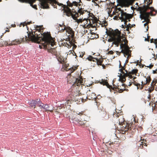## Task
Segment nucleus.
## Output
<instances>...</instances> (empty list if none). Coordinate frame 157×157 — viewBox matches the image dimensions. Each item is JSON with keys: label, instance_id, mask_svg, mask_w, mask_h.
<instances>
[{"label": "nucleus", "instance_id": "f257e3e1", "mask_svg": "<svg viewBox=\"0 0 157 157\" xmlns=\"http://www.w3.org/2000/svg\"><path fill=\"white\" fill-rule=\"evenodd\" d=\"M33 30L30 31L28 30L27 32L28 38L26 36L24 38V41L23 42H27L29 40L32 41H36L37 42L40 44L39 45L40 48H46L47 45L51 43L52 46L54 43V40L51 36L50 32L44 33L41 30H36L35 31H32Z\"/></svg>", "mask_w": 157, "mask_h": 157}, {"label": "nucleus", "instance_id": "f03ea898", "mask_svg": "<svg viewBox=\"0 0 157 157\" xmlns=\"http://www.w3.org/2000/svg\"><path fill=\"white\" fill-rule=\"evenodd\" d=\"M67 6L72 8V10L70 9L67 6H65L63 9L64 13L67 16H71L74 19H75L79 16V14H82L85 11L82 8L81 5H82L81 0H78V1H73L71 3L68 1L67 2Z\"/></svg>", "mask_w": 157, "mask_h": 157}, {"label": "nucleus", "instance_id": "7ed1b4c3", "mask_svg": "<svg viewBox=\"0 0 157 157\" xmlns=\"http://www.w3.org/2000/svg\"><path fill=\"white\" fill-rule=\"evenodd\" d=\"M63 68H64V69L66 71H69L70 72V73L68 74L67 76V81L70 83H74L73 85L75 86L76 85L79 86L80 84L83 82V79L80 77L79 78H76L75 77L73 76H71V74L75 71L77 69V67L76 66H73L71 67H69V66H67V65L65 64L63 65Z\"/></svg>", "mask_w": 157, "mask_h": 157}, {"label": "nucleus", "instance_id": "20e7f679", "mask_svg": "<svg viewBox=\"0 0 157 157\" xmlns=\"http://www.w3.org/2000/svg\"><path fill=\"white\" fill-rule=\"evenodd\" d=\"M106 34L109 36L114 43L118 46L119 43L121 41V32L119 30H106Z\"/></svg>", "mask_w": 157, "mask_h": 157}, {"label": "nucleus", "instance_id": "39448f33", "mask_svg": "<svg viewBox=\"0 0 157 157\" xmlns=\"http://www.w3.org/2000/svg\"><path fill=\"white\" fill-rule=\"evenodd\" d=\"M151 2L148 3L147 6L144 5L143 7H139V9L140 11L141 14L140 16V17L141 19H144L145 20H149L148 18L150 15L153 16L152 13L151 12H146L147 10L149 8V6L151 4Z\"/></svg>", "mask_w": 157, "mask_h": 157}, {"label": "nucleus", "instance_id": "423d86ee", "mask_svg": "<svg viewBox=\"0 0 157 157\" xmlns=\"http://www.w3.org/2000/svg\"><path fill=\"white\" fill-rule=\"evenodd\" d=\"M94 17L95 16L92 13L91 15H89V18L87 19L85 18L83 20L80 19L79 20V22L81 23V25L84 28L88 29L90 27L94 28L95 25L92 24V22L90 23V21L91 20L94 19Z\"/></svg>", "mask_w": 157, "mask_h": 157}, {"label": "nucleus", "instance_id": "0eeeda50", "mask_svg": "<svg viewBox=\"0 0 157 157\" xmlns=\"http://www.w3.org/2000/svg\"><path fill=\"white\" fill-rule=\"evenodd\" d=\"M41 7L43 9H48L49 8V4H51L54 8H57L56 4L59 6L63 5L62 4H59L56 0H40Z\"/></svg>", "mask_w": 157, "mask_h": 157}, {"label": "nucleus", "instance_id": "6e6552de", "mask_svg": "<svg viewBox=\"0 0 157 157\" xmlns=\"http://www.w3.org/2000/svg\"><path fill=\"white\" fill-rule=\"evenodd\" d=\"M118 10L121 13L120 14L119 13V14L120 19L122 20V21H124V24L127 26V22L130 21V19L133 17V14L127 13L124 12L120 8H119Z\"/></svg>", "mask_w": 157, "mask_h": 157}, {"label": "nucleus", "instance_id": "1a4fd4ad", "mask_svg": "<svg viewBox=\"0 0 157 157\" xmlns=\"http://www.w3.org/2000/svg\"><path fill=\"white\" fill-rule=\"evenodd\" d=\"M120 125H121V133H122V136H124L123 139L124 140L125 137L124 134L125 133V132L128 131L129 130H131L132 129V128H135L133 126V122H132L128 123L125 121Z\"/></svg>", "mask_w": 157, "mask_h": 157}, {"label": "nucleus", "instance_id": "9d476101", "mask_svg": "<svg viewBox=\"0 0 157 157\" xmlns=\"http://www.w3.org/2000/svg\"><path fill=\"white\" fill-rule=\"evenodd\" d=\"M90 22V23L92 22V24L95 25L94 28H96V29H97L98 27H99L100 26L101 27H105V28H106V29H108L107 28H106L108 25V23L105 21L101 22V21L98 20L97 18L95 17L94 19L91 20Z\"/></svg>", "mask_w": 157, "mask_h": 157}, {"label": "nucleus", "instance_id": "9b49d317", "mask_svg": "<svg viewBox=\"0 0 157 157\" xmlns=\"http://www.w3.org/2000/svg\"><path fill=\"white\" fill-rule=\"evenodd\" d=\"M24 38H20L19 39H16L12 41H10V40L9 41H3L2 44V46L4 45H16L17 44H20L21 43L24 41Z\"/></svg>", "mask_w": 157, "mask_h": 157}, {"label": "nucleus", "instance_id": "f8f14e48", "mask_svg": "<svg viewBox=\"0 0 157 157\" xmlns=\"http://www.w3.org/2000/svg\"><path fill=\"white\" fill-rule=\"evenodd\" d=\"M85 113V111H81V112H76V114L78 115H79L81 116L84 115L85 116H86L87 117V118H86V119L84 118V120L83 121H81L79 120V122H78V123L77 124L80 126L84 125L86 123L87 121H89L90 119V117L88 116V115Z\"/></svg>", "mask_w": 157, "mask_h": 157}, {"label": "nucleus", "instance_id": "ddd939ff", "mask_svg": "<svg viewBox=\"0 0 157 157\" xmlns=\"http://www.w3.org/2000/svg\"><path fill=\"white\" fill-rule=\"evenodd\" d=\"M120 48L121 49V50L119 53H124V56L127 55V59L129 58V54L131 52L129 50V47L128 45L125 44H121L120 45Z\"/></svg>", "mask_w": 157, "mask_h": 157}, {"label": "nucleus", "instance_id": "4468645a", "mask_svg": "<svg viewBox=\"0 0 157 157\" xmlns=\"http://www.w3.org/2000/svg\"><path fill=\"white\" fill-rule=\"evenodd\" d=\"M66 35L68 37V40L70 45L73 44V41H74L75 32L73 30H66Z\"/></svg>", "mask_w": 157, "mask_h": 157}, {"label": "nucleus", "instance_id": "2eb2a0df", "mask_svg": "<svg viewBox=\"0 0 157 157\" xmlns=\"http://www.w3.org/2000/svg\"><path fill=\"white\" fill-rule=\"evenodd\" d=\"M52 39H53V40H54V43L52 46L51 45V43H50V44H48V45H47V46H46V48H40L47 49L48 52L51 53L53 54L54 55H56V54L57 53L56 50L55 48H51V47H53L54 45L55 44V43H56V42H55V38H52Z\"/></svg>", "mask_w": 157, "mask_h": 157}, {"label": "nucleus", "instance_id": "dca6fc26", "mask_svg": "<svg viewBox=\"0 0 157 157\" xmlns=\"http://www.w3.org/2000/svg\"><path fill=\"white\" fill-rule=\"evenodd\" d=\"M75 99V96L73 94V93H71L65 99L66 101L65 103V105L66 106L68 105L70 106V104H71L72 102L74 101Z\"/></svg>", "mask_w": 157, "mask_h": 157}, {"label": "nucleus", "instance_id": "f3484780", "mask_svg": "<svg viewBox=\"0 0 157 157\" xmlns=\"http://www.w3.org/2000/svg\"><path fill=\"white\" fill-rule=\"evenodd\" d=\"M38 106L40 108L43 109L45 111H49L51 112H53V110H50L48 109L49 108L48 105L43 104L40 101L38 102Z\"/></svg>", "mask_w": 157, "mask_h": 157}, {"label": "nucleus", "instance_id": "a211bd4d", "mask_svg": "<svg viewBox=\"0 0 157 157\" xmlns=\"http://www.w3.org/2000/svg\"><path fill=\"white\" fill-rule=\"evenodd\" d=\"M121 73H122L123 75H122L121 74L120 79L121 81V82L123 83L126 81L125 77H129V76H130V74H128L127 70H125V72H124Z\"/></svg>", "mask_w": 157, "mask_h": 157}, {"label": "nucleus", "instance_id": "6ab92c4d", "mask_svg": "<svg viewBox=\"0 0 157 157\" xmlns=\"http://www.w3.org/2000/svg\"><path fill=\"white\" fill-rule=\"evenodd\" d=\"M69 117L71 122L76 124H77L78 123L79 119L75 115H71Z\"/></svg>", "mask_w": 157, "mask_h": 157}, {"label": "nucleus", "instance_id": "aec40b11", "mask_svg": "<svg viewBox=\"0 0 157 157\" xmlns=\"http://www.w3.org/2000/svg\"><path fill=\"white\" fill-rule=\"evenodd\" d=\"M122 3L125 7H128L132 5L133 3V0H122Z\"/></svg>", "mask_w": 157, "mask_h": 157}, {"label": "nucleus", "instance_id": "412c9836", "mask_svg": "<svg viewBox=\"0 0 157 157\" xmlns=\"http://www.w3.org/2000/svg\"><path fill=\"white\" fill-rule=\"evenodd\" d=\"M112 89L114 91L116 90V91H117L119 93H121L123 92L124 91H128V90L126 89H121L120 88V86H114L112 88Z\"/></svg>", "mask_w": 157, "mask_h": 157}, {"label": "nucleus", "instance_id": "4be33fe9", "mask_svg": "<svg viewBox=\"0 0 157 157\" xmlns=\"http://www.w3.org/2000/svg\"><path fill=\"white\" fill-rule=\"evenodd\" d=\"M19 1L22 2L29 3L30 4V6H31L33 8L36 10L37 9V6L36 5H33V4L35 2L36 0H27L25 1H21V0Z\"/></svg>", "mask_w": 157, "mask_h": 157}, {"label": "nucleus", "instance_id": "5701e85b", "mask_svg": "<svg viewBox=\"0 0 157 157\" xmlns=\"http://www.w3.org/2000/svg\"><path fill=\"white\" fill-rule=\"evenodd\" d=\"M40 101V100H38V99H37L36 100H32L30 101L29 103L30 106L31 108H35L36 104H37L38 106V102H39V101Z\"/></svg>", "mask_w": 157, "mask_h": 157}, {"label": "nucleus", "instance_id": "b1692460", "mask_svg": "<svg viewBox=\"0 0 157 157\" xmlns=\"http://www.w3.org/2000/svg\"><path fill=\"white\" fill-rule=\"evenodd\" d=\"M86 59H88L89 61L92 62H91V64L93 65H92L91 66H92L93 65V64L94 63V62L95 61V60L97 61V60H98V58H94L91 56H89L87 58H86Z\"/></svg>", "mask_w": 157, "mask_h": 157}, {"label": "nucleus", "instance_id": "393cba45", "mask_svg": "<svg viewBox=\"0 0 157 157\" xmlns=\"http://www.w3.org/2000/svg\"><path fill=\"white\" fill-rule=\"evenodd\" d=\"M98 81V83H100L101 84H102L103 85H105L109 88H110V87H112L111 86H109L108 82L105 80L102 79L101 80Z\"/></svg>", "mask_w": 157, "mask_h": 157}, {"label": "nucleus", "instance_id": "a878e982", "mask_svg": "<svg viewBox=\"0 0 157 157\" xmlns=\"http://www.w3.org/2000/svg\"><path fill=\"white\" fill-rule=\"evenodd\" d=\"M151 85L155 88L156 91H157V79H154L152 81Z\"/></svg>", "mask_w": 157, "mask_h": 157}, {"label": "nucleus", "instance_id": "bb28decb", "mask_svg": "<svg viewBox=\"0 0 157 157\" xmlns=\"http://www.w3.org/2000/svg\"><path fill=\"white\" fill-rule=\"evenodd\" d=\"M138 70L137 69H134L132 70L131 72H128L127 71V73L128 74H130V76H129V78H133V76L132 75H134L135 74V75H136V73H137Z\"/></svg>", "mask_w": 157, "mask_h": 157}, {"label": "nucleus", "instance_id": "cd10ccee", "mask_svg": "<svg viewBox=\"0 0 157 157\" xmlns=\"http://www.w3.org/2000/svg\"><path fill=\"white\" fill-rule=\"evenodd\" d=\"M101 117L104 118V119H106L108 118L109 117L108 115L107 114V113L105 111H102L100 113Z\"/></svg>", "mask_w": 157, "mask_h": 157}, {"label": "nucleus", "instance_id": "c85d7f7f", "mask_svg": "<svg viewBox=\"0 0 157 157\" xmlns=\"http://www.w3.org/2000/svg\"><path fill=\"white\" fill-rule=\"evenodd\" d=\"M29 22H24L21 23L20 25V27H21L22 26L24 27H25L24 29H26L27 30L29 29V28L28 27L27 25L28 24H30Z\"/></svg>", "mask_w": 157, "mask_h": 157}, {"label": "nucleus", "instance_id": "c756f323", "mask_svg": "<svg viewBox=\"0 0 157 157\" xmlns=\"http://www.w3.org/2000/svg\"><path fill=\"white\" fill-rule=\"evenodd\" d=\"M103 61V59L100 60L98 59V60H97V61L95 60V61L94 62V63L93 64V67H94L96 65H101L102 64V63Z\"/></svg>", "mask_w": 157, "mask_h": 157}, {"label": "nucleus", "instance_id": "7c9ffc66", "mask_svg": "<svg viewBox=\"0 0 157 157\" xmlns=\"http://www.w3.org/2000/svg\"><path fill=\"white\" fill-rule=\"evenodd\" d=\"M90 34L93 35L91 36L90 37L91 39H93L98 37V34H96L95 33L92 32L93 31L92 30H90Z\"/></svg>", "mask_w": 157, "mask_h": 157}, {"label": "nucleus", "instance_id": "2f4dec72", "mask_svg": "<svg viewBox=\"0 0 157 157\" xmlns=\"http://www.w3.org/2000/svg\"><path fill=\"white\" fill-rule=\"evenodd\" d=\"M118 121L119 124H121L124 122H125L124 120L123 116L122 115H121L120 116V117L119 118Z\"/></svg>", "mask_w": 157, "mask_h": 157}, {"label": "nucleus", "instance_id": "473e14b6", "mask_svg": "<svg viewBox=\"0 0 157 157\" xmlns=\"http://www.w3.org/2000/svg\"><path fill=\"white\" fill-rule=\"evenodd\" d=\"M125 65L124 64V66H122L121 65V62H120V64H119V68H121L120 69L119 71L121 72H124L123 71L124 70L125 71V70H126L125 69Z\"/></svg>", "mask_w": 157, "mask_h": 157}, {"label": "nucleus", "instance_id": "72a5a7b5", "mask_svg": "<svg viewBox=\"0 0 157 157\" xmlns=\"http://www.w3.org/2000/svg\"><path fill=\"white\" fill-rule=\"evenodd\" d=\"M133 84L136 86H137V89L140 88V89H142L143 86H141L140 84L137 83V82L134 81V82H133Z\"/></svg>", "mask_w": 157, "mask_h": 157}, {"label": "nucleus", "instance_id": "f704fd0d", "mask_svg": "<svg viewBox=\"0 0 157 157\" xmlns=\"http://www.w3.org/2000/svg\"><path fill=\"white\" fill-rule=\"evenodd\" d=\"M145 79L146 80V82L145 83H144V84H149L150 82L151 81V78L150 76H147V77H145Z\"/></svg>", "mask_w": 157, "mask_h": 157}, {"label": "nucleus", "instance_id": "c9c22d12", "mask_svg": "<svg viewBox=\"0 0 157 157\" xmlns=\"http://www.w3.org/2000/svg\"><path fill=\"white\" fill-rule=\"evenodd\" d=\"M57 59L58 61L60 62V63L63 64L64 63V59L63 57H62L61 56L58 57L57 58Z\"/></svg>", "mask_w": 157, "mask_h": 157}, {"label": "nucleus", "instance_id": "e433bc0d", "mask_svg": "<svg viewBox=\"0 0 157 157\" xmlns=\"http://www.w3.org/2000/svg\"><path fill=\"white\" fill-rule=\"evenodd\" d=\"M127 26L125 25V28H126V29H129V28L131 29L133 26V25H131L129 23L128 24V23H127Z\"/></svg>", "mask_w": 157, "mask_h": 157}, {"label": "nucleus", "instance_id": "4c0bfd02", "mask_svg": "<svg viewBox=\"0 0 157 157\" xmlns=\"http://www.w3.org/2000/svg\"><path fill=\"white\" fill-rule=\"evenodd\" d=\"M44 28L43 27V25L36 26L35 29H43Z\"/></svg>", "mask_w": 157, "mask_h": 157}, {"label": "nucleus", "instance_id": "58836bf2", "mask_svg": "<svg viewBox=\"0 0 157 157\" xmlns=\"http://www.w3.org/2000/svg\"><path fill=\"white\" fill-rule=\"evenodd\" d=\"M149 94H150L154 90H155V88L153 86H151L150 88H149Z\"/></svg>", "mask_w": 157, "mask_h": 157}, {"label": "nucleus", "instance_id": "ea45409f", "mask_svg": "<svg viewBox=\"0 0 157 157\" xmlns=\"http://www.w3.org/2000/svg\"><path fill=\"white\" fill-rule=\"evenodd\" d=\"M79 57H82L84 56V55L85 54V52H79Z\"/></svg>", "mask_w": 157, "mask_h": 157}, {"label": "nucleus", "instance_id": "a19ab883", "mask_svg": "<svg viewBox=\"0 0 157 157\" xmlns=\"http://www.w3.org/2000/svg\"><path fill=\"white\" fill-rule=\"evenodd\" d=\"M146 140H143V142L141 141V145H144V146H147L146 144Z\"/></svg>", "mask_w": 157, "mask_h": 157}, {"label": "nucleus", "instance_id": "79ce46f5", "mask_svg": "<svg viewBox=\"0 0 157 157\" xmlns=\"http://www.w3.org/2000/svg\"><path fill=\"white\" fill-rule=\"evenodd\" d=\"M121 115H120V114L119 113H115L113 114V117H115V116L117 117H120V116Z\"/></svg>", "mask_w": 157, "mask_h": 157}, {"label": "nucleus", "instance_id": "37998d69", "mask_svg": "<svg viewBox=\"0 0 157 157\" xmlns=\"http://www.w3.org/2000/svg\"><path fill=\"white\" fill-rule=\"evenodd\" d=\"M144 26L145 27L146 29H148L149 27L148 25V23L147 22L145 24H144Z\"/></svg>", "mask_w": 157, "mask_h": 157}, {"label": "nucleus", "instance_id": "c03bdc74", "mask_svg": "<svg viewBox=\"0 0 157 157\" xmlns=\"http://www.w3.org/2000/svg\"><path fill=\"white\" fill-rule=\"evenodd\" d=\"M61 29H71L70 27H68L67 28L66 27L65 25H64V28H62Z\"/></svg>", "mask_w": 157, "mask_h": 157}, {"label": "nucleus", "instance_id": "a18cd8bd", "mask_svg": "<svg viewBox=\"0 0 157 157\" xmlns=\"http://www.w3.org/2000/svg\"><path fill=\"white\" fill-rule=\"evenodd\" d=\"M146 80L145 79H145L144 81H143L141 82L142 84L141 86H143L145 85L146 84H144V83H145V82H146Z\"/></svg>", "mask_w": 157, "mask_h": 157}, {"label": "nucleus", "instance_id": "49530a36", "mask_svg": "<svg viewBox=\"0 0 157 157\" xmlns=\"http://www.w3.org/2000/svg\"><path fill=\"white\" fill-rule=\"evenodd\" d=\"M154 65L153 64H151L149 66H147L146 67H147L149 68L150 69H151L153 66Z\"/></svg>", "mask_w": 157, "mask_h": 157}, {"label": "nucleus", "instance_id": "de8ad7c7", "mask_svg": "<svg viewBox=\"0 0 157 157\" xmlns=\"http://www.w3.org/2000/svg\"><path fill=\"white\" fill-rule=\"evenodd\" d=\"M155 44V45L156 48H157V39H154Z\"/></svg>", "mask_w": 157, "mask_h": 157}, {"label": "nucleus", "instance_id": "09e8293b", "mask_svg": "<svg viewBox=\"0 0 157 157\" xmlns=\"http://www.w3.org/2000/svg\"><path fill=\"white\" fill-rule=\"evenodd\" d=\"M113 52L112 51H109L108 52V54L110 55L113 54Z\"/></svg>", "mask_w": 157, "mask_h": 157}, {"label": "nucleus", "instance_id": "8fccbe9b", "mask_svg": "<svg viewBox=\"0 0 157 157\" xmlns=\"http://www.w3.org/2000/svg\"><path fill=\"white\" fill-rule=\"evenodd\" d=\"M123 40L125 43L124 44H127H127H128V41L127 40L125 39H124Z\"/></svg>", "mask_w": 157, "mask_h": 157}, {"label": "nucleus", "instance_id": "3c124183", "mask_svg": "<svg viewBox=\"0 0 157 157\" xmlns=\"http://www.w3.org/2000/svg\"><path fill=\"white\" fill-rule=\"evenodd\" d=\"M147 98L149 101H150V100L151 98V96L150 94H149L148 95V96L147 97Z\"/></svg>", "mask_w": 157, "mask_h": 157}, {"label": "nucleus", "instance_id": "603ef678", "mask_svg": "<svg viewBox=\"0 0 157 157\" xmlns=\"http://www.w3.org/2000/svg\"><path fill=\"white\" fill-rule=\"evenodd\" d=\"M150 42L151 43H154V40L153 39H151L150 40Z\"/></svg>", "mask_w": 157, "mask_h": 157}, {"label": "nucleus", "instance_id": "864d4df0", "mask_svg": "<svg viewBox=\"0 0 157 157\" xmlns=\"http://www.w3.org/2000/svg\"><path fill=\"white\" fill-rule=\"evenodd\" d=\"M95 103L96 104V105L98 106V107L100 105V103L99 102H95Z\"/></svg>", "mask_w": 157, "mask_h": 157}, {"label": "nucleus", "instance_id": "5fc2aeb1", "mask_svg": "<svg viewBox=\"0 0 157 157\" xmlns=\"http://www.w3.org/2000/svg\"><path fill=\"white\" fill-rule=\"evenodd\" d=\"M152 11L155 12V14L154 15H155V14L157 13V10H155L154 9H153V10H152Z\"/></svg>", "mask_w": 157, "mask_h": 157}, {"label": "nucleus", "instance_id": "6e6d98bb", "mask_svg": "<svg viewBox=\"0 0 157 157\" xmlns=\"http://www.w3.org/2000/svg\"><path fill=\"white\" fill-rule=\"evenodd\" d=\"M101 65L103 69H105V66L104 64H102Z\"/></svg>", "mask_w": 157, "mask_h": 157}, {"label": "nucleus", "instance_id": "4d7b16f0", "mask_svg": "<svg viewBox=\"0 0 157 157\" xmlns=\"http://www.w3.org/2000/svg\"><path fill=\"white\" fill-rule=\"evenodd\" d=\"M145 41H149V40L148 39V38H145Z\"/></svg>", "mask_w": 157, "mask_h": 157}, {"label": "nucleus", "instance_id": "13d9d810", "mask_svg": "<svg viewBox=\"0 0 157 157\" xmlns=\"http://www.w3.org/2000/svg\"><path fill=\"white\" fill-rule=\"evenodd\" d=\"M122 28H123L125 29V28H126L125 26V24L124 25H122Z\"/></svg>", "mask_w": 157, "mask_h": 157}, {"label": "nucleus", "instance_id": "bf43d9fd", "mask_svg": "<svg viewBox=\"0 0 157 157\" xmlns=\"http://www.w3.org/2000/svg\"><path fill=\"white\" fill-rule=\"evenodd\" d=\"M132 83H133V82H129V83L128 84V86H130L132 84Z\"/></svg>", "mask_w": 157, "mask_h": 157}, {"label": "nucleus", "instance_id": "052dcab7", "mask_svg": "<svg viewBox=\"0 0 157 157\" xmlns=\"http://www.w3.org/2000/svg\"><path fill=\"white\" fill-rule=\"evenodd\" d=\"M153 73L154 74L157 73V70L156 71H153Z\"/></svg>", "mask_w": 157, "mask_h": 157}, {"label": "nucleus", "instance_id": "680f3d73", "mask_svg": "<svg viewBox=\"0 0 157 157\" xmlns=\"http://www.w3.org/2000/svg\"><path fill=\"white\" fill-rule=\"evenodd\" d=\"M11 27H16V25H15V24L11 25Z\"/></svg>", "mask_w": 157, "mask_h": 157}, {"label": "nucleus", "instance_id": "e2e57ef3", "mask_svg": "<svg viewBox=\"0 0 157 157\" xmlns=\"http://www.w3.org/2000/svg\"><path fill=\"white\" fill-rule=\"evenodd\" d=\"M147 38H148V39L149 40V39L150 38V36L149 35V34H147Z\"/></svg>", "mask_w": 157, "mask_h": 157}, {"label": "nucleus", "instance_id": "0e129e2a", "mask_svg": "<svg viewBox=\"0 0 157 157\" xmlns=\"http://www.w3.org/2000/svg\"><path fill=\"white\" fill-rule=\"evenodd\" d=\"M84 34H85L86 33H87V30H84Z\"/></svg>", "mask_w": 157, "mask_h": 157}, {"label": "nucleus", "instance_id": "69168bd1", "mask_svg": "<svg viewBox=\"0 0 157 157\" xmlns=\"http://www.w3.org/2000/svg\"><path fill=\"white\" fill-rule=\"evenodd\" d=\"M133 78V79H135L136 78V77L133 76V78Z\"/></svg>", "mask_w": 157, "mask_h": 157}, {"label": "nucleus", "instance_id": "338daca9", "mask_svg": "<svg viewBox=\"0 0 157 157\" xmlns=\"http://www.w3.org/2000/svg\"><path fill=\"white\" fill-rule=\"evenodd\" d=\"M125 85V84H122V86H124Z\"/></svg>", "mask_w": 157, "mask_h": 157}, {"label": "nucleus", "instance_id": "774afa93", "mask_svg": "<svg viewBox=\"0 0 157 157\" xmlns=\"http://www.w3.org/2000/svg\"><path fill=\"white\" fill-rule=\"evenodd\" d=\"M9 31L10 30H6V32H5V33H6V32H9Z\"/></svg>", "mask_w": 157, "mask_h": 157}]
</instances>
